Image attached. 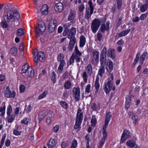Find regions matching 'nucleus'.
Listing matches in <instances>:
<instances>
[{
	"label": "nucleus",
	"instance_id": "nucleus-20",
	"mask_svg": "<svg viewBox=\"0 0 148 148\" xmlns=\"http://www.w3.org/2000/svg\"><path fill=\"white\" fill-rule=\"evenodd\" d=\"M85 72H86L88 75L91 76L92 73V68L91 64H89L87 65L86 69Z\"/></svg>",
	"mask_w": 148,
	"mask_h": 148
},
{
	"label": "nucleus",
	"instance_id": "nucleus-35",
	"mask_svg": "<svg viewBox=\"0 0 148 148\" xmlns=\"http://www.w3.org/2000/svg\"><path fill=\"white\" fill-rule=\"evenodd\" d=\"M8 116V121L9 123H11L13 121L14 119L15 116L14 114L7 115Z\"/></svg>",
	"mask_w": 148,
	"mask_h": 148
},
{
	"label": "nucleus",
	"instance_id": "nucleus-47",
	"mask_svg": "<svg viewBox=\"0 0 148 148\" xmlns=\"http://www.w3.org/2000/svg\"><path fill=\"white\" fill-rule=\"evenodd\" d=\"M91 123L92 126H95V123H96V119L95 116H92Z\"/></svg>",
	"mask_w": 148,
	"mask_h": 148
},
{
	"label": "nucleus",
	"instance_id": "nucleus-62",
	"mask_svg": "<svg viewBox=\"0 0 148 148\" xmlns=\"http://www.w3.org/2000/svg\"><path fill=\"white\" fill-rule=\"evenodd\" d=\"M105 142L104 139H101V141L99 143L98 148H102Z\"/></svg>",
	"mask_w": 148,
	"mask_h": 148
},
{
	"label": "nucleus",
	"instance_id": "nucleus-8",
	"mask_svg": "<svg viewBox=\"0 0 148 148\" xmlns=\"http://www.w3.org/2000/svg\"><path fill=\"white\" fill-rule=\"evenodd\" d=\"M3 91L4 92V95L5 97L14 98L15 96V92L13 91L11 92L8 86L6 87L5 89H4Z\"/></svg>",
	"mask_w": 148,
	"mask_h": 148
},
{
	"label": "nucleus",
	"instance_id": "nucleus-32",
	"mask_svg": "<svg viewBox=\"0 0 148 148\" xmlns=\"http://www.w3.org/2000/svg\"><path fill=\"white\" fill-rule=\"evenodd\" d=\"M3 107H0V116H3L5 114V106L4 103Z\"/></svg>",
	"mask_w": 148,
	"mask_h": 148
},
{
	"label": "nucleus",
	"instance_id": "nucleus-61",
	"mask_svg": "<svg viewBox=\"0 0 148 148\" xmlns=\"http://www.w3.org/2000/svg\"><path fill=\"white\" fill-rule=\"evenodd\" d=\"M147 14L145 13L142 14L140 16V19L141 20H143L147 17Z\"/></svg>",
	"mask_w": 148,
	"mask_h": 148
},
{
	"label": "nucleus",
	"instance_id": "nucleus-57",
	"mask_svg": "<svg viewBox=\"0 0 148 148\" xmlns=\"http://www.w3.org/2000/svg\"><path fill=\"white\" fill-rule=\"evenodd\" d=\"M32 107L31 105L30 104L25 109V111L27 113H28L30 112Z\"/></svg>",
	"mask_w": 148,
	"mask_h": 148
},
{
	"label": "nucleus",
	"instance_id": "nucleus-5",
	"mask_svg": "<svg viewBox=\"0 0 148 148\" xmlns=\"http://www.w3.org/2000/svg\"><path fill=\"white\" fill-rule=\"evenodd\" d=\"M88 4L89 8H86L85 16V17L87 19H88L90 18L91 15L93 12L94 8L92 1H89L88 2Z\"/></svg>",
	"mask_w": 148,
	"mask_h": 148
},
{
	"label": "nucleus",
	"instance_id": "nucleus-59",
	"mask_svg": "<svg viewBox=\"0 0 148 148\" xmlns=\"http://www.w3.org/2000/svg\"><path fill=\"white\" fill-rule=\"evenodd\" d=\"M5 138V136L4 135L3 136L2 138L1 141V145H0V148H2V147L4 144Z\"/></svg>",
	"mask_w": 148,
	"mask_h": 148
},
{
	"label": "nucleus",
	"instance_id": "nucleus-28",
	"mask_svg": "<svg viewBox=\"0 0 148 148\" xmlns=\"http://www.w3.org/2000/svg\"><path fill=\"white\" fill-rule=\"evenodd\" d=\"M106 58V56L101 55L100 58L101 66H105Z\"/></svg>",
	"mask_w": 148,
	"mask_h": 148
},
{
	"label": "nucleus",
	"instance_id": "nucleus-10",
	"mask_svg": "<svg viewBox=\"0 0 148 148\" xmlns=\"http://www.w3.org/2000/svg\"><path fill=\"white\" fill-rule=\"evenodd\" d=\"M73 95L76 101H78L80 98V89L79 88L74 87L73 89Z\"/></svg>",
	"mask_w": 148,
	"mask_h": 148
},
{
	"label": "nucleus",
	"instance_id": "nucleus-43",
	"mask_svg": "<svg viewBox=\"0 0 148 148\" xmlns=\"http://www.w3.org/2000/svg\"><path fill=\"white\" fill-rule=\"evenodd\" d=\"M77 143L75 139H74L72 143L71 148H76L77 147Z\"/></svg>",
	"mask_w": 148,
	"mask_h": 148
},
{
	"label": "nucleus",
	"instance_id": "nucleus-58",
	"mask_svg": "<svg viewBox=\"0 0 148 148\" xmlns=\"http://www.w3.org/2000/svg\"><path fill=\"white\" fill-rule=\"evenodd\" d=\"M147 8V7L146 5H143L140 8V11L142 12H144L146 10Z\"/></svg>",
	"mask_w": 148,
	"mask_h": 148
},
{
	"label": "nucleus",
	"instance_id": "nucleus-29",
	"mask_svg": "<svg viewBox=\"0 0 148 148\" xmlns=\"http://www.w3.org/2000/svg\"><path fill=\"white\" fill-rule=\"evenodd\" d=\"M105 73V66H101L99 70L98 75L102 77L103 74Z\"/></svg>",
	"mask_w": 148,
	"mask_h": 148
},
{
	"label": "nucleus",
	"instance_id": "nucleus-41",
	"mask_svg": "<svg viewBox=\"0 0 148 148\" xmlns=\"http://www.w3.org/2000/svg\"><path fill=\"white\" fill-rule=\"evenodd\" d=\"M82 121H79L78 120H76L75 125L74 126V128L76 129L79 128L80 126Z\"/></svg>",
	"mask_w": 148,
	"mask_h": 148
},
{
	"label": "nucleus",
	"instance_id": "nucleus-48",
	"mask_svg": "<svg viewBox=\"0 0 148 148\" xmlns=\"http://www.w3.org/2000/svg\"><path fill=\"white\" fill-rule=\"evenodd\" d=\"M60 105L64 108H67L68 107V104L65 101H61L60 102Z\"/></svg>",
	"mask_w": 148,
	"mask_h": 148
},
{
	"label": "nucleus",
	"instance_id": "nucleus-21",
	"mask_svg": "<svg viewBox=\"0 0 148 148\" xmlns=\"http://www.w3.org/2000/svg\"><path fill=\"white\" fill-rule=\"evenodd\" d=\"M48 112L45 110H44L40 112L38 115V119L40 121L43 119L48 114Z\"/></svg>",
	"mask_w": 148,
	"mask_h": 148
},
{
	"label": "nucleus",
	"instance_id": "nucleus-39",
	"mask_svg": "<svg viewBox=\"0 0 148 148\" xmlns=\"http://www.w3.org/2000/svg\"><path fill=\"white\" fill-rule=\"evenodd\" d=\"M17 34L18 36H21L25 34L24 30L22 28L19 29L17 30Z\"/></svg>",
	"mask_w": 148,
	"mask_h": 148
},
{
	"label": "nucleus",
	"instance_id": "nucleus-31",
	"mask_svg": "<svg viewBox=\"0 0 148 148\" xmlns=\"http://www.w3.org/2000/svg\"><path fill=\"white\" fill-rule=\"evenodd\" d=\"M75 15V12L71 10L68 17V20L69 21H71L73 19Z\"/></svg>",
	"mask_w": 148,
	"mask_h": 148
},
{
	"label": "nucleus",
	"instance_id": "nucleus-14",
	"mask_svg": "<svg viewBox=\"0 0 148 148\" xmlns=\"http://www.w3.org/2000/svg\"><path fill=\"white\" fill-rule=\"evenodd\" d=\"M107 56L108 57H110L112 59H114L115 58V49L109 48L108 50Z\"/></svg>",
	"mask_w": 148,
	"mask_h": 148
},
{
	"label": "nucleus",
	"instance_id": "nucleus-40",
	"mask_svg": "<svg viewBox=\"0 0 148 148\" xmlns=\"http://www.w3.org/2000/svg\"><path fill=\"white\" fill-rule=\"evenodd\" d=\"M89 76L88 75L86 72H83L82 74V77L83 79V80L85 83H86L88 80V77Z\"/></svg>",
	"mask_w": 148,
	"mask_h": 148
},
{
	"label": "nucleus",
	"instance_id": "nucleus-34",
	"mask_svg": "<svg viewBox=\"0 0 148 148\" xmlns=\"http://www.w3.org/2000/svg\"><path fill=\"white\" fill-rule=\"evenodd\" d=\"M99 78L98 76L97 77L96 79L95 82V89L97 91H98L100 87L99 84Z\"/></svg>",
	"mask_w": 148,
	"mask_h": 148
},
{
	"label": "nucleus",
	"instance_id": "nucleus-64",
	"mask_svg": "<svg viewBox=\"0 0 148 148\" xmlns=\"http://www.w3.org/2000/svg\"><path fill=\"white\" fill-rule=\"evenodd\" d=\"M68 142L67 141H64L62 142L61 144V147L62 148H64L68 145Z\"/></svg>",
	"mask_w": 148,
	"mask_h": 148
},
{
	"label": "nucleus",
	"instance_id": "nucleus-45",
	"mask_svg": "<svg viewBox=\"0 0 148 148\" xmlns=\"http://www.w3.org/2000/svg\"><path fill=\"white\" fill-rule=\"evenodd\" d=\"M72 54L74 55V58L75 60L76 61L78 62H80L81 60V58H80L81 56H77L75 53H73Z\"/></svg>",
	"mask_w": 148,
	"mask_h": 148
},
{
	"label": "nucleus",
	"instance_id": "nucleus-49",
	"mask_svg": "<svg viewBox=\"0 0 148 148\" xmlns=\"http://www.w3.org/2000/svg\"><path fill=\"white\" fill-rule=\"evenodd\" d=\"M122 0H117V7L119 9L121 8L122 6Z\"/></svg>",
	"mask_w": 148,
	"mask_h": 148
},
{
	"label": "nucleus",
	"instance_id": "nucleus-30",
	"mask_svg": "<svg viewBox=\"0 0 148 148\" xmlns=\"http://www.w3.org/2000/svg\"><path fill=\"white\" fill-rule=\"evenodd\" d=\"M107 125H104L103 126V138L101 139H104L105 140V139L106 138L107 136V132L106 131Z\"/></svg>",
	"mask_w": 148,
	"mask_h": 148
},
{
	"label": "nucleus",
	"instance_id": "nucleus-63",
	"mask_svg": "<svg viewBox=\"0 0 148 148\" xmlns=\"http://www.w3.org/2000/svg\"><path fill=\"white\" fill-rule=\"evenodd\" d=\"M21 132L18 131L17 130H14L13 132L14 134L16 136H18L21 134Z\"/></svg>",
	"mask_w": 148,
	"mask_h": 148
},
{
	"label": "nucleus",
	"instance_id": "nucleus-53",
	"mask_svg": "<svg viewBox=\"0 0 148 148\" xmlns=\"http://www.w3.org/2000/svg\"><path fill=\"white\" fill-rule=\"evenodd\" d=\"M97 39L99 41H101L102 38V36L101 34L99 32H98L97 34Z\"/></svg>",
	"mask_w": 148,
	"mask_h": 148
},
{
	"label": "nucleus",
	"instance_id": "nucleus-15",
	"mask_svg": "<svg viewBox=\"0 0 148 148\" xmlns=\"http://www.w3.org/2000/svg\"><path fill=\"white\" fill-rule=\"evenodd\" d=\"M93 58L96 62H98L99 60V52L95 50H93L92 52Z\"/></svg>",
	"mask_w": 148,
	"mask_h": 148
},
{
	"label": "nucleus",
	"instance_id": "nucleus-3",
	"mask_svg": "<svg viewBox=\"0 0 148 148\" xmlns=\"http://www.w3.org/2000/svg\"><path fill=\"white\" fill-rule=\"evenodd\" d=\"M27 71V75L29 77H33L34 75V69L29 66L27 64L24 65L22 68V73H26Z\"/></svg>",
	"mask_w": 148,
	"mask_h": 148
},
{
	"label": "nucleus",
	"instance_id": "nucleus-55",
	"mask_svg": "<svg viewBox=\"0 0 148 148\" xmlns=\"http://www.w3.org/2000/svg\"><path fill=\"white\" fill-rule=\"evenodd\" d=\"M91 85L90 84H88L86 88V92L87 93H89L90 92V88Z\"/></svg>",
	"mask_w": 148,
	"mask_h": 148
},
{
	"label": "nucleus",
	"instance_id": "nucleus-9",
	"mask_svg": "<svg viewBox=\"0 0 148 148\" xmlns=\"http://www.w3.org/2000/svg\"><path fill=\"white\" fill-rule=\"evenodd\" d=\"M56 23L57 21L55 19H52L50 20L48 26V31L49 33H51L54 31Z\"/></svg>",
	"mask_w": 148,
	"mask_h": 148
},
{
	"label": "nucleus",
	"instance_id": "nucleus-50",
	"mask_svg": "<svg viewBox=\"0 0 148 148\" xmlns=\"http://www.w3.org/2000/svg\"><path fill=\"white\" fill-rule=\"evenodd\" d=\"M85 8L84 5L83 4H82L79 6L78 7V11L80 12H82Z\"/></svg>",
	"mask_w": 148,
	"mask_h": 148
},
{
	"label": "nucleus",
	"instance_id": "nucleus-52",
	"mask_svg": "<svg viewBox=\"0 0 148 148\" xmlns=\"http://www.w3.org/2000/svg\"><path fill=\"white\" fill-rule=\"evenodd\" d=\"M107 49L106 47H104L102 49L101 55L106 56Z\"/></svg>",
	"mask_w": 148,
	"mask_h": 148
},
{
	"label": "nucleus",
	"instance_id": "nucleus-51",
	"mask_svg": "<svg viewBox=\"0 0 148 148\" xmlns=\"http://www.w3.org/2000/svg\"><path fill=\"white\" fill-rule=\"evenodd\" d=\"M12 111V107L11 105H9L7 109V114L9 115L11 114Z\"/></svg>",
	"mask_w": 148,
	"mask_h": 148
},
{
	"label": "nucleus",
	"instance_id": "nucleus-46",
	"mask_svg": "<svg viewBox=\"0 0 148 148\" xmlns=\"http://www.w3.org/2000/svg\"><path fill=\"white\" fill-rule=\"evenodd\" d=\"M47 94V92L44 91L38 97V99L40 100L44 98L46 95Z\"/></svg>",
	"mask_w": 148,
	"mask_h": 148
},
{
	"label": "nucleus",
	"instance_id": "nucleus-56",
	"mask_svg": "<svg viewBox=\"0 0 148 148\" xmlns=\"http://www.w3.org/2000/svg\"><path fill=\"white\" fill-rule=\"evenodd\" d=\"M109 68L110 71L111 72L112 71L113 68V62H112L110 61L109 62Z\"/></svg>",
	"mask_w": 148,
	"mask_h": 148
},
{
	"label": "nucleus",
	"instance_id": "nucleus-25",
	"mask_svg": "<svg viewBox=\"0 0 148 148\" xmlns=\"http://www.w3.org/2000/svg\"><path fill=\"white\" fill-rule=\"evenodd\" d=\"M127 146L130 147H132L135 146L136 145L135 141L133 139L129 140L126 142Z\"/></svg>",
	"mask_w": 148,
	"mask_h": 148
},
{
	"label": "nucleus",
	"instance_id": "nucleus-54",
	"mask_svg": "<svg viewBox=\"0 0 148 148\" xmlns=\"http://www.w3.org/2000/svg\"><path fill=\"white\" fill-rule=\"evenodd\" d=\"M29 120L26 118H24L23 120L21 121L22 123H24L26 124H28Z\"/></svg>",
	"mask_w": 148,
	"mask_h": 148
},
{
	"label": "nucleus",
	"instance_id": "nucleus-11",
	"mask_svg": "<svg viewBox=\"0 0 148 148\" xmlns=\"http://www.w3.org/2000/svg\"><path fill=\"white\" fill-rule=\"evenodd\" d=\"M130 136V132L127 130H124L121 136V143H122L125 141L126 139Z\"/></svg>",
	"mask_w": 148,
	"mask_h": 148
},
{
	"label": "nucleus",
	"instance_id": "nucleus-23",
	"mask_svg": "<svg viewBox=\"0 0 148 148\" xmlns=\"http://www.w3.org/2000/svg\"><path fill=\"white\" fill-rule=\"evenodd\" d=\"M56 145V143L54 139L51 138L49 143L47 144L48 148H53Z\"/></svg>",
	"mask_w": 148,
	"mask_h": 148
},
{
	"label": "nucleus",
	"instance_id": "nucleus-2",
	"mask_svg": "<svg viewBox=\"0 0 148 148\" xmlns=\"http://www.w3.org/2000/svg\"><path fill=\"white\" fill-rule=\"evenodd\" d=\"M76 33V28L74 27H72L68 35V38L70 40L68 47V49L70 51L72 50L73 49L76 42V39L75 37Z\"/></svg>",
	"mask_w": 148,
	"mask_h": 148
},
{
	"label": "nucleus",
	"instance_id": "nucleus-33",
	"mask_svg": "<svg viewBox=\"0 0 148 148\" xmlns=\"http://www.w3.org/2000/svg\"><path fill=\"white\" fill-rule=\"evenodd\" d=\"M51 80L53 83H55L56 82V75L54 71H53L51 75Z\"/></svg>",
	"mask_w": 148,
	"mask_h": 148
},
{
	"label": "nucleus",
	"instance_id": "nucleus-36",
	"mask_svg": "<svg viewBox=\"0 0 148 148\" xmlns=\"http://www.w3.org/2000/svg\"><path fill=\"white\" fill-rule=\"evenodd\" d=\"M131 97H128L126 98V100L125 101V108L127 109L130 107V103L131 102L130 100Z\"/></svg>",
	"mask_w": 148,
	"mask_h": 148
},
{
	"label": "nucleus",
	"instance_id": "nucleus-38",
	"mask_svg": "<svg viewBox=\"0 0 148 148\" xmlns=\"http://www.w3.org/2000/svg\"><path fill=\"white\" fill-rule=\"evenodd\" d=\"M71 84L70 81L66 82L64 84V87L66 89H69L71 87Z\"/></svg>",
	"mask_w": 148,
	"mask_h": 148
},
{
	"label": "nucleus",
	"instance_id": "nucleus-22",
	"mask_svg": "<svg viewBox=\"0 0 148 148\" xmlns=\"http://www.w3.org/2000/svg\"><path fill=\"white\" fill-rule=\"evenodd\" d=\"M111 116V113L109 112L107 113L106 116V119L105 121V125H107L108 124Z\"/></svg>",
	"mask_w": 148,
	"mask_h": 148
},
{
	"label": "nucleus",
	"instance_id": "nucleus-1",
	"mask_svg": "<svg viewBox=\"0 0 148 148\" xmlns=\"http://www.w3.org/2000/svg\"><path fill=\"white\" fill-rule=\"evenodd\" d=\"M3 17L5 21L1 23L2 27L6 28L8 26L7 23L12 22L15 25L18 23L20 14L14 5L8 3L3 8Z\"/></svg>",
	"mask_w": 148,
	"mask_h": 148
},
{
	"label": "nucleus",
	"instance_id": "nucleus-44",
	"mask_svg": "<svg viewBox=\"0 0 148 148\" xmlns=\"http://www.w3.org/2000/svg\"><path fill=\"white\" fill-rule=\"evenodd\" d=\"M73 55V54H72L71 56L69 62H68V65H70L74 62L75 59Z\"/></svg>",
	"mask_w": 148,
	"mask_h": 148
},
{
	"label": "nucleus",
	"instance_id": "nucleus-13",
	"mask_svg": "<svg viewBox=\"0 0 148 148\" xmlns=\"http://www.w3.org/2000/svg\"><path fill=\"white\" fill-rule=\"evenodd\" d=\"M54 8L56 12H61L63 10L64 7L63 4L59 2L55 4Z\"/></svg>",
	"mask_w": 148,
	"mask_h": 148
},
{
	"label": "nucleus",
	"instance_id": "nucleus-17",
	"mask_svg": "<svg viewBox=\"0 0 148 148\" xmlns=\"http://www.w3.org/2000/svg\"><path fill=\"white\" fill-rule=\"evenodd\" d=\"M83 118V113L82 110L79 108L78 110L76 117V120L82 121Z\"/></svg>",
	"mask_w": 148,
	"mask_h": 148
},
{
	"label": "nucleus",
	"instance_id": "nucleus-12",
	"mask_svg": "<svg viewBox=\"0 0 148 148\" xmlns=\"http://www.w3.org/2000/svg\"><path fill=\"white\" fill-rule=\"evenodd\" d=\"M110 22L108 21L106 24H103L101 26L100 30L101 32L104 33L105 31H108L109 29Z\"/></svg>",
	"mask_w": 148,
	"mask_h": 148
},
{
	"label": "nucleus",
	"instance_id": "nucleus-60",
	"mask_svg": "<svg viewBox=\"0 0 148 148\" xmlns=\"http://www.w3.org/2000/svg\"><path fill=\"white\" fill-rule=\"evenodd\" d=\"M90 137V135L89 134H87L85 136V139L87 140V144L86 145H88L89 144V141Z\"/></svg>",
	"mask_w": 148,
	"mask_h": 148
},
{
	"label": "nucleus",
	"instance_id": "nucleus-16",
	"mask_svg": "<svg viewBox=\"0 0 148 148\" xmlns=\"http://www.w3.org/2000/svg\"><path fill=\"white\" fill-rule=\"evenodd\" d=\"M128 114L129 117L134 120L133 123L135 125L136 124V121L138 119V116L134 114L132 112H130Z\"/></svg>",
	"mask_w": 148,
	"mask_h": 148
},
{
	"label": "nucleus",
	"instance_id": "nucleus-4",
	"mask_svg": "<svg viewBox=\"0 0 148 148\" xmlns=\"http://www.w3.org/2000/svg\"><path fill=\"white\" fill-rule=\"evenodd\" d=\"M113 79V74L111 73L110 75V77L108 78V82L105 84L104 90L106 94L108 93L111 88L113 86V84L112 81Z\"/></svg>",
	"mask_w": 148,
	"mask_h": 148
},
{
	"label": "nucleus",
	"instance_id": "nucleus-26",
	"mask_svg": "<svg viewBox=\"0 0 148 148\" xmlns=\"http://www.w3.org/2000/svg\"><path fill=\"white\" fill-rule=\"evenodd\" d=\"M86 42V38L84 36L82 35L80 37L79 46L83 47L85 45Z\"/></svg>",
	"mask_w": 148,
	"mask_h": 148
},
{
	"label": "nucleus",
	"instance_id": "nucleus-18",
	"mask_svg": "<svg viewBox=\"0 0 148 148\" xmlns=\"http://www.w3.org/2000/svg\"><path fill=\"white\" fill-rule=\"evenodd\" d=\"M37 57L39 60L42 62H43L45 60V56L44 53L40 51L37 53Z\"/></svg>",
	"mask_w": 148,
	"mask_h": 148
},
{
	"label": "nucleus",
	"instance_id": "nucleus-27",
	"mask_svg": "<svg viewBox=\"0 0 148 148\" xmlns=\"http://www.w3.org/2000/svg\"><path fill=\"white\" fill-rule=\"evenodd\" d=\"M147 54L146 52H144L140 57V62L141 64H143V62L144 60L145 59L146 56Z\"/></svg>",
	"mask_w": 148,
	"mask_h": 148
},
{
	"label": "nucleus",
	"instance_id": "nucleus-37",
	"mask_svg": "<svg viewBox=\"0 0 148 148\" xmlns=\"http://www.w3.org/2000/svg\"><path fill=\"white\" fill-rule=\"evenodd\" d=\"M17 48L16 47H14L11 49L10 52L13 55L15 56L17 55Z\"/></svg>",
	"mask_w": 148,
	"mask_h": 148
},
{
	"label": "nucleus",
	"instance_id": "nucleus-6",
	"mask_svg": "<svg viewBox=\"0 0 148 148\" xmlns=\"http://www.w3.org/2000/svg\"><path fill=\"white\" fill-rule=\"evenodd\" d=\"M46 29L44 23L42 21H40L38 23V27H36L35 32L36 34V37H38L41 33L44 32Z\"/></svg>",
	"mask_w": 148,
	"mask_h": 148
},
{
	"label": "nucleus",
	"instance_id": "nucleus-7",
	"mask_svg": "<svg viewBox=\"0 0 148 148\" xmlns=\"http://www.w3.org/2000/svg\"><path fill=\"white\" fill-rule=\"evenodd\" d=\"M101 23V21L98 19H95L92 21L91 25V29L94 33H96L98 30Z\"/></svg>",
	"mask_w": 148,
	"mask_h": 148
},
{
	"label": "nucleus",
	"instance_id": "nucleus-42",
	"mask_svg": "<svg viewBox=\"0 0 148 148\" xmlns=\"http://www.w3.org/2000/svg\"><path fill=\"white\" fill-rule=\"evenodd\" d=\"M64 58V56L63 54L61 53H59L58 55L57 60L58 61L63 60Z\"/></svg>",
	"mask_w": 148,
	"mask_h": 148
},
{
	"label": "nucleus",
	"instance_id": "nucleus-19",
	"mask_svg": "<svg viewBox=\"0 0 148 148\" xmlns=\"http://www.w3.org/2000/svg\"><path fill=\"white\" fill-rule=\"evenodd\" d=\"M48 7L46 5H43L41 9V14L43 15L47 14L48 12Z\"/></svg>",
	"mask_w": 148,
	"mask_h": 148
},
{
	"label": "nucleus",
	"instance_id": "nucleus-24",
	"mask_svg": "<svg viewBox=\"0 0 148 148\" xmlns=\"http://www.w3.org/2000/svg\"><path fill=\"white\" fill-rule=\"evenodd\" d=\"M131 29H128L125 30L121 32L118 34V37H120L122 36H124L128 34L130 31Z\"/></svg>",
	"mask_w": 148,
	"mask_h": 148
}]
</instances>
